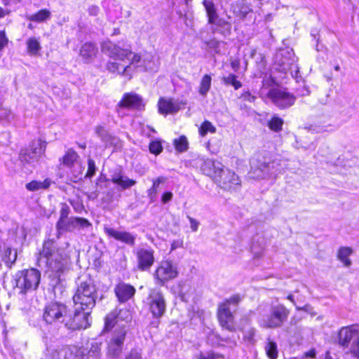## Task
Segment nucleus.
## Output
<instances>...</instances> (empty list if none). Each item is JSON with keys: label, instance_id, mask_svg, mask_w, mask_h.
Returning <instances> with one entry per match:
<instances>
[{"label": "nucleus", "instance_id": "obj_50", "mask_svg": "<svg viewBox=\"0 0 359 359\" xmlns=\"http://www.w3.org/2000/svg\"><path fill=\"white\" fill-rule=\"evenodd\" d=\"M25 294H23L22 297V295L20 294V291L19 292V297L17 306L18 309L22 311H28L30 308V301L27 299Z\"/></svg>", "mask_w": 359, "mask_h": 359}, {"label": "nucleus", "instance_id": "obj_59", "mask_svg": "<svg viewBox=\"0 0 359 359\" xmlns=\"http://www.w3.org/2000/svg\"><path fill=\"white\" fill-rule=\"evenodd\" d=\"M62 353V347L53 350L50 353V359H64Z\"/></svg>", "mask_w": 359, "mask_h": 359}, {"label": "nucleus", "instance_id": "obj_61", "mask_svg": "<svg viewBox=\"0 0 359 359\" xmlns=\"http://www.w3.org/2000/svg\"><path fill=\"white\" fill-rule=\"evenodd\" d=\"M230 65L234 72H238L240 68V60L237 58L230 60Z\"/></svg>", "mask_w": 359, "mask_h": 359}, {"label": "nucleus", "instance_id": "obj_26", "mask_svg": "<svg viewBox=\"0 0 359 359\" xmlns=\"http://www.w3.org/2000/svg\"><path fill=\"white\" fill-rule=\"evenodd\" d=\"M180 109V104L177 101L165 98H161L158 101V111L161 114H175Z\"/></svg>", "mask_w": 359, "mask_h": 359}, {"label": "nucleus", "instance_id": "obj_22", "mask_svg": "<svg viewBox=\"0 0 359 359\" xmlns=\"http://www.w3.org/2000/svg\"><path fill=\"white\" fill-rule=\"evenodd\" d=\"M144 106L142 97L134 93H126L118 103L119 107L130 109L142 110Z\"/></svg>", "mask_w": 359, "mask_h": 359}, {"label": "nucleus", "instance_id": "obj_31", "mask_svg": "<svg viewBox=\"0 0 359 359\" xmlns=\"http://www.w3.org/2000/svg\"><path fill=\"white\" fill-rule=\"evenodd\" d=\"M64 359H81L83 351L76 346H65L62 347Z\"/></svg>", "mask_w": 359, "mask_h": 359}, {"label": "nucleus", "instance_id": "obj_7", "mask_svg": "<svg viewBox=\"0 0 359 359\" xmlns=\"http://www.w3.org/2000/svg\"><path fill=\"white\" fill-rule=\"evenodd\" d=\"M41 273L35 269L20 271L16 274V287L20 290V294H26L35 290L40 283Z\"/></svg>", "mask_w": 359, "mask_h": 359}, {"label": "nucleus", "instance_id": "obj_53", "mask_svg": "<svg viewBox=\"0 0 359 359\" xmlns=\"http://www.w3.org/2000/svg\"><path fill=\"white\" fill-rule=\"evenodd\" d=\"M96 170H97V168L95 166V161L93 159L89 158L88 160V170L85 175V177H86V178L92 177L95 174Z\"/></svg>", "mask_w": 359, "mask_h": 359}, {"label": "nucleus", "instance_id": "obj_45", "mask_svg": "<svg viewBox=\"0 0 359 359\" xmlns=\"http://www.w3.org/2000/svg\"><path fill=\"white\" fill-rule=\"evenodd\" d=\"M165 181V178L163 177H158L157 179L153 181L152 187L148 191V196L153 201L157 194V189L161 183H163Z\"/></svg>", "mask_w": 359, "mask_h": 359}, {"label": "nucleus", "instance_id": "obj_33", "mask_svg": "<svg viewBox=\"0 0 359 359\" xmlns=\"http://www.w3.org/2000/svg\"><path fill=\"white\" fill-rule=\"evenodd\" d=\"M79 157V155L74 150L69 149L65 155L60 159V161L65 166L70 168L75 163H77Z\"/></svg>", "mask_w": 359, "mask_h": 359}, {"label": "nucleus", "instance_id": "obj_3", "mask_svg": "<svg viewBox=\"0 0 359 359\" xmlns=\"http://www.w3.org/2000/svg\"><path fill=\"white\" fill-rule=\"evenodd\" d=\"M96 299V287L90 279L81 282L73 297L75 306L88 311H91L95 306Z\"/></svg>", "mask_w": 359, "mask_h": 359}, {"label": "nucleus", "instance_id": "obj_49", "mask_svg": "<svg viewBox=\"0 0 359 359\" xmlns=\"http://www.w3.org/2000/svg\"><path fill=\"white\" fill-rule=\"evenodd\" d=\"M107 69L111 72H118L123 75H127L128 72L130 69V65L123 67V71L121 72L118 69V64L117 62H108L107 65Z\"/></svg>", "mask_w": 359, "mask_h": 359}, {"label": "nucleus", "instance_id": "obj_11", "mask_svg": "<svg viewBox=\"0 0 359 359\" xmlns=\"http://www.w3.org/2000/svg\"><path fill=\"white\" fill-rule=\"evenodd\" d=\"M91 226L92 224L86 218L71 217L60 224H56V236L60 238L64 233L82 231Z\"/></svg>", "mask_w": 359, "mask_h": 359}, {"label": "nucleus", "instance_id": "obj_17", "mask_svg": "<svg viewBox=\"0 0 359 359\" xmlns=\"http://www.w3.org/2000/svg\"><path fill=\"white\" fill-rule=\"evenodd\" d=\"M102 51L107 55L115 60L123 61L129 59L133 52L128 49H123L111 41L104 42L102 45Z\"/></svg>", "mask_w": 359, "mask_h": 359}, {"label": "nucleus", "instance_id": "obj_54", "mask_svg": "<svg viewBox=\"0 0 359 359\" xmlns=\"http://www.w3.org/2000/svg\"><path fill=\"white\" fill-rule=\"evenodd\" d=\"M305 130H306L307 133H310L311 134L320 133L325 130L324 126L316 124H313L309 126V127L305 128Z\"/></svg>", "mask_w": 359, "mask_h": 359}, {"label": "nucleus", "instance_id": "obj_52", "mask_svg": "<svg viewBox=\"0 0 359 359\" xmlns=\"http://www.w3.org/2000/svg\"><path fill=\"white\" fill-rule=\"evenodd\" d=\"M149 151L151 154H154L155 155L159 154L162 151V150H163V147H162L161 143L159 141H153V142H151L149 144Z\"/></svg>", "mask_w": 359, "mask_h": 359}, {"label": "nucleus", "instance_id": "obj_64", "mask_svg": "<svg viewBox=\"0 0 359 359\" xmlns=\"http://www.w3.org/2000/svg\"><path fill=\"white\" fill-rule=\"evenodd\" d=\"M126 359H142L140 354L137 351H131Z\"/></svg>", "mask_w": 359, "mask_h": 359}, {"label": "nucleus", "instance_id": "obj_42", "mask_svg": "<svg viewBox=\"0 0 359 359\" xmlns=\"http://www.w3.org/2000/svg\"><path fill=\"white\" fill-rule=\"evenodd\" d=\"M212 78L210 75L205 74L203 76L199 87V93L201 95H206L211 86Z\"/></svg>", "mask_w": 359, "mask_h": 359}, {"label": "nucleus", "instance_id": "obj_28", "mask_svg": "<svg viewBox=\"0 0 359 359\" xmlns=\"http://www.w3.org/2000/svg\"><path fill=\"white\" fill-rule=\"evenodd\" d=\"M97 53V48L96 45L91 42H86L80 49V55L85 62H91Z\"/></svg>", "mask_w": 359, "mask_h": 359}, {"label": "nucleus", "instance_id": "obj_57", "mask_svg": "<svg viewBox=\"0 0 359 359\" xmlns=\"http://www.w3.org/2000/svg\"><path fill=\"white\" fill-rule=\"evenodd\" d=\"M12 116V113L9 109L0 107V119L9 121Z\"/></svg>", "mask_w": 359, "mask_h": 359}, {"label": "nucleus", "instance_id": "obj_44", "mask_svg": "<svg viewBox=\"0 0 359 359\" xmlns=\"http://www.w3.org/2000/svg\"><path fill=\"white\" fill-rule=\"evenodd\" d=\"M27 51L31 55H36L41 48L39 41L36 38H30L27 41Z\"/></svg>", "mask_w": 359, "mask_h": 359}, {"label": "nucleus", "instance_id": "obj_46", "mask_svg": "<svg viewBox=\"0 0 359 359\" xmlns=\"http://www.w3.org/2000/svg\"><path fill=\"white\" fill-rule=\"evenodd\" d=\"M265 351L266 355L270 359H276L278 357L277 345L275 342L269 341L266 346Z\"/></svg>", "mask_w": 359, "mask_h": 359}, {"label": "nucleus", "instance_id": "obj_58", "mask_svg": "<svg viewBox=\"0 0 359 359\" xmlns=\"http://www.w3.org/2000/svg\"><path fill=\"white\" fill-rule=\"evenodd\" d=\"M216 355L212 352L200 353L195 355V359H216Z\"/></svg>", "mask_w": 359, "mask_h": 359}, {"label": "nucleus", "instance_id": "obj_32", "mask_svg": "<svg viewBox=\"0 0 359 359\" xmlns=\"http://www.w3.org/2000/svg\"><path fill=\"white\" fill-rule=\"evenodd\" d=\"M298 147L304 149L314 150L316 148L317 143L315 138L311 137L309 133L302 135L298 140H296Z\"/></svg>", "mask_w": 359, "mask_h": 359}, {"label": "nucleus", "instance_id": "obj_16", "mask_svg": "<svg viewBox=\"0 0 359 359\" xmlns=\"http://www.w3.org/2000/svg\"><path fill=\"white\" fill-rule=\"evenodd\" d=\"M178 274L177 266L169 260L162 261L155 272L158 283L163 285L169 280L177 277Z\"/></svg>", "mask_w": 359, "mask_h": 359}, {"label": "nucleus", "instance_id": "obj_34", "mask_svg": "<svg viewBox=\"0 0 359 359\" xmlns=\"http://www.w3.org/2000/svg\"><path fill=\"white\" fill-rule=\"evenodd\" d=\"M203 5L205 7L207 15L208 18V22H214L215 20H217L218 15L215 5L212 0H203Z\"/></svg>", "mask_w": 359, "mask_h": 359}, {"label": "nucleus", "instance_id": "obj_25", "mask_svg": "<svg viewBox=\"0 0 359 359\" xmlns=\"http://www.w3.org/2000/svg\"><path fill=\"white\" fill-rule=\"evenodd\" d=\"M128 315L127 310L117 309L112 311L104 318V330L109 331L112 329L120 319H123V316Z\"/></svg>", "mask_w": 359, "mask_h": 359}, {"label": "nucleus", "instance_id": "obj_19", "mask_svg": "<svg viewBox=\"0 0 359 359\" xmlns=\"http://www.w3.org/2000/svg\"><path fill=\"white\" fill-rule=\"evenodd\" d=\"M104 231L109 237L113 238L130 246L135 245V236L130 232L118 231L107 226L104 227Z\"/></svg>", "mask_w": 359, "mask_h": 359}, {"label": "nucleus", "instance_id": "obj_1", "mask_svg": "<svg viewBox=\"0 0 359 359\" xmlns=\"http://www.w3.org/2000/svg\"><path fill=\"white\" fill-rule=\"evenodd\" d=\"M38 262L46 264L60 277L69 268V256L64 248H57L53 239H48L39 252Z\"/></svg>", "mask_w": 359, "mask_h": 359}, {"label": "nucleus", "instance_id": "obj_8", "mask_svg": "<svg viewBox=\"0 0 359 359\" xmlns=\"http://www.w3.org/2000/svg\"><path fill=\"white\" fill-rule=\"evenodd\" d=\"M90 311L76 306L73 313L66 314L64 324L69 330L86 329L90 325Z\"/></svg>", "mask_w": 359, "mask_h": 359}, {"label": "nucleus", "instance_id": "obj_56", "mask_svg": "<svg viewBox=\"0 0 359 359\" xmlns=\"http://www.w3.org/2000/svg\"><path fill=\"white\" fill-rule=\"evenodd\" d=\"M255 334V328L250 327L244 332L243 338L245 340H246L250 343H253L255 341V340H254Z\"/></svg>", "mask_w": 359, "mask_h": 359}, {"label": "nucleus", "instance_id": "obj_13", "mask_svg": "<svg viewBox=\"0 0 359 359\" xmlns=\"http://www.w3.org/2000/svg\"><path fill=\"white\" fill-rule=\"evenodd\" d=\"M67 312L66 305L59 302H52L45 307L43 318L48 324L57 322L64 323Z\"/></svg>", "mask_w": 359, "mask_h": 359}, {"label": "nucleus", "instance_id": "obj_4", "mask_svg": "<svg viewBox=\"0 0 359 359\" xmlns=\"http://www.w3.org/2000/svg\"><path fill=\"white\" fill-rule=\"evenodd\" d=\"M46 142L41 139L32 142L29 148L22 149L19 154V159L22 166L27 170L32 171L39 163L41 157L45 154Z\"/></svg>", "mask_w": 359, "mask_h": 359}, {"label": "nucleus", "instance_id": "obj_15", "mask_svg": "<svg viewBox=\"0 0 359 359\" xmlns=\"http://www.w3.org/2000/svg\"><path fill=\"white\" fill-rule=\"evenodd\" d=\"M268 97L280 109L290 107L296 100V97L292 94L276 88L270 90Z\"/></svg>", "mask_w": 359, "mask_h": 359}, {"label": "nucleus", "instance_id": "obj_14", "mask_svg": "<svg viewBox=\"0 0 359 359\" xmlns=\"http://www.w3.org/2000/svg\"><path fill=\"white\" fill-rule=\"evenodd\" d=\"M149 309L155 318L163 316L165 311L166 304L163 294L158 290L151 291L149 297Z\"/></svg>", "mask_w": 359, "mask_h": 359}, {"label": "nucleus", "instance_id": "obj_60", "mask_svg": "<svg viewBox=\"0 0 359 359\" xmlns=\"http://www.w3.org/2000/svg\"><path fill=\"white\" fill-rule=\"evenodd\" d=\"M8 43V39L4 31H0V50H2Z\"/></svg>", "mask_w": 359, "mask_h": 359}, {"label": "nucleus", "instance_id": "obj_38", "mask_svg": "<svg viewBox=\"0 0 359 359\" xmlns=\"http://www.w3.org/2000/svg\"><path fill=\"white\" fill-rule=\"evenodd\" d=\"M102 342L93 340L90 342V346L88 347V358L93 359H98L101 355Z\"/></svg>", "mask_w": 359, "mask_h": 359}, {"label": "nucleus", "instance_id": "obj_21", "mask_svg": "<svg viewBox=\"0 0 359 359\" xmlns=\"http://www.w3.org/2000/svg\"><path fill=\"white\" fill-rule=\"evenodd\" d=\"M224 168V166L222 163L212 159H206L203 161L201 165V170L203 173L212 177L214 181Z\"/></svg>", "mask_w": 359, "mask_h": 359}, {"label": "nucleus", "instance_id": "obj_36", "mask_svg": "<svg viewBox=\"0 0 359 359\" xmlns=\"http://www.w3.org/2000/svg\"><path fill=\"white\" fill-rule=\"evenodd\" d=\"M51 184L49 179H46L43 182L33 180L27 183L25 186L26 189L30 191H36L40 189H48Z\"/></svg>", "mask_w": 359, "mask_h": 359}, {"label": "nucleus", "instance_id": "obj_12", "mask_svg": "<svg viewBox=\"0 0 359 359\" xmlns=\"http://www.w3.org/2000/svg\"><path fill=\"white\" fill-rule=\"evenodd\" d=\"M126 334L127 329L125 325H121L113 332L111 338L107 344V353L110 356L117 358L121 355Z\"/></svg>", "mask_w": 359, "mask_h": 359}, {"label": "nucleus", "instance_id": "obj_27", "mask_svg": "<svg viewBox=\"0 0 359 359\" xmlns=\"http://www.w3.org/2000/svg\"><path fill=\"white\" fill-rule=\"evenodd\" d=\"M96 135L101 139L104 143L106 147L116 146L119 140L110 134L103 126H97L95 129Z\"/></svg>", "mask_w": 359, "mask_h": 359}, {"label": "nucleus", "instance_id": "obj_30", "mask_svg": "<svg viewBox=\"0 0 359 359\" xmlns=\"http://www.w3.org/2000/svg\"><path fill=\"white\" fill-rule=\"evenodd\" d=\"M0 249L2 260L8 267H11L17 259V252L15 251L13 252L11 246L9 245H7L6 244L4 245L3 249H1V246H0Z\"/></svg>", "mask_w": 359, "mask_h": 359}, {"label": "nucleus", "instance_id": "obj_62", "mask_svg": "<svg viewBox=\"0 0 359 359\" xmlns=\"http://www.w3.org/2000/svg\"><path fill=\"white\" fill-rule=\"evenodd\" d=\"M173 194L170 191L165 192L163 194L161 197V201L163 203H167L170 201L172 198Z\"/></svg>", "mask_w": 359, "mask_h": 359}, {"label": "nucleus", "instance_id": "obj_10", "mask_svg": "<svg viewBox=\"0 0 359 359\" xmlns=\"http://www.w3.org/2000/svg\"><path fill=\"white\" fill-rule=\"evenodd\" d=\"M215 182L219 187L229 192L236 191L241 187L239 177L234 172L225 168L220 171Z\"/></svg>", "mask_w": 359, "mask_h": 359}, {"label": "nucleus", "instance_id": "obj_9", "mask_svg": "<svg viewBox=\"0 0 359 359\" xmlns=\"http://www.w3.org/2000/svg\"><path fill=\"white\" fill-rule=\"evenodd\" d=\"M240 299L238 297L234 296L226 300L221 304L217 310V318L220 325L229 331L234 330L233 316L231 305L233 306L235 309Z\"/></svg>", "mask_w": 359, "mask_h": 359}, {"label": "nucleus", "instance_id": "obj_63", "mask_svg": "<svg viewBox=\"0 0 359 359\" xmlns=\"http://www.w3.org/2000/svg\"><path fill=\"white\" fill-rule=\"evenodd\" d=\"M241 97L244 100L248 101L250 102H253L256 99V97L251 95V93L248 91L243 93Z\"/></svg>", "mask_w": 359, "mask_h": 359}, {"label": "nucleus", "instance_id": "obj_39", "mask_svg": "<svg viewBox=\"0 0 359 359\" xmlns=\"http://www.w3.org/2000/svg\"><path fill=\"white\" fill-rule=\"evenodd\" d=\"M233 12L241 18H246L247 15L252 12L250 7L244 4L239 2L232 6Z\"/></svg>", "mask_w": 359, "mask_h": 359}, {"label": "nucleus", "instance_id": "obj_18", "mask_svg": "<svg viewBox=\"0 0 359 359\" xmlns=\"http://www.w3.org/2000/svg\"><path fill=\"white\" fill-rule=\"evenodd\" d=\"M276 62L279 63L282 71L297 69V57L292 51L283 50L276 55Z\"/></svg>", "mask_w": 359, "mask_h": 359}, {"label": "nucleus", "instance_id": "obj_37", "mask_svg": "<svg viewBox=\"0 0 359 359\" xmlns=\"http://www.w3.org/2000/svg\"><path fill=\"white\" fill-rule=\"evenodd\" d=\"M214 22L210 24L215 25L219 29V32L224 36H229L231 32V24L223 19L217 18Z\"/></svg>", "mask_w": 359, "mask_h": 359}, {"label": "nucleus", "instance_id": "obj_29", "mask_svg": "<svg viewBox=\"0 0 359 359\" xmlns=\"http://www.w3.org/2000/svg\"><path fill=\"white\" fill-rule=\"evenodd\" d=\"M26 236L24 228H16L15 230L9 231L7 241L11 246L22 245L25 241Z\"/></svg>", "mask_w": 359, "mask_h": 359}, {"label": "nucleus", "instance_id": "obj_55", "mask_svg": "<svg viewBox=\"0 0 359 359\" xmlns=\"http://www.w3.org/2000/svg\"><path fill=\"white\" fill-rule=\"evenodd\" d=\"M142 66L144 67L146 71L154 70L155 69L154 63L152 60V57H145L142 60Z\"/></svg>", "mask_w": 359, "mask_h": 359}, {"label": "nucleus", "instance_id": "obj_47", "mask_svg": "<svg viewBox=\"0 0 359 359\" xmlns=\"http://www.w3.org/2000/svg\"><path fill=\"white\" fill-rule=\"evenodd\" d=\"M175 149L180 152L185 151L188 149V141L185 136H181L174 141Z\"/></svg>", "mask_w": 359, "mask_h": 359}, {"label": "nucleus", "instance_id": "obj_6", "mask_svg": "<svg viewBox=\"0 0 359 359\" xmlns=\"http://www.w3.org/2000/svg\"><path fill=\"white\" fill-rule=\"evenodd\" d=\"M290 311L283 304L272 305L260 320L261 326L265 328L276 329L283 326L287 321Z\"/></svg>", "mask_w": 359, "mask_h": 359}, {"label": "nucleus", "instance_id": "obj_41", "mask_svg": "<svg viewBox=\"0 0 359 359\" xmlns=\"http://www.w3.org/2000/svg\"><path fill=\"white\" fill-rule=\"evenodd\" d=\"M284 121L283 120L276 115L273 116L270 121H269L267 126L274 132H280L283 129Z\"/></svg>", "mask_w": 359, "mask_h": 359}, {"label": "nucleus", "instance_id": "obj_20", "mask_svg": "<svg viewBox=\"0 0 359 359\" xmlns=\"http://www.w3.org/2000/svg\"><path fill=\"white\" fill-rule=\"evenodd\" d=\"M136 256L137 267L141 271L149 269L154 262V250L151 249H139Z\"/></svg>", "mask_w": 359, "mask_h": 359}, {"label": "nucleus", "instance_id": "obj_24", "mask_svg": "<svg viewBox=\"0 0 359 359\" xmlns=\"http://www.w3.org/2000/svg\"><path fill=\"white\" fill-rule=\"evenodd\" d=\"M115 293L119 302H126L133 297L135 289L130 285L119 283L115 288Z\"/></svg>", "mask_w": 359, "mask_h": 359}, {"label": "nucleus", "instance_id": "obj_51", "mask_svg": "<svg viewBox=\"0 0 359 359\" xmlns=\"http://www.w3.org/2000/svg\"><path fill=\"white\" fill-rule=\"evenodd\" d=\"M208 132L215 133L216 132V128L210 121H205L201 125L199 129V133L201 136H205Z\"/></svg>", "mask_w": 359, "mask_h": 359}, {"label": "nucleus", "instance_id": "obj_35", "mask_svg": "<svg viewBox=\"0 0 359 359\" xmlns=\"http://www.w3.org/2000/svg\"><path fill=\"white\" fill-rule=\"evenodd\" d=\"M353 253V250L348 247H341L337 252V258L345 266L348 267L351 265V261L348 257Z\"/></svg>", "mask_w": 359, "mask_h": 359}, {"label": "nucleus", "instance_id": "obj_2", "mask_svg": "<svg viewBox=\"0 0 359 359\" xmlns=\"http://www.w3.org/2000/svg\"><path fill=\"white\" fill-rule=\"evenodd\" d=\"M283 161L271 159L261 154L254 156L250 160V174L254 178L276 176L283 170Z\"/></svg>", "mask_w": 359, "mask_h": 359}, {"label": "nucleus", "instance_id": "obj_43", "mask_svg": "<svg viewBox=\"0 0 359 359\" xmlns=\"http://www.w3.org/2000/svg\"><path fill=\"white\" fill-rule=\"evenodd\" d=\"M237 76L233 74H229L226 76H223L222 80L224 85L232 86L235 90H238L242 86L241 83L236 79Z\"/></svg>", "mask_w": 359, "mask_h": 359}, {"label": "nucleus", "instance_id": "obj_40", "mask_svg": "<svg viewBox=\"0 0 359 359\" xmlns=\"http://www.w3.org/2000/svg\"><path fill=\"white\" fill-rule=\"evenodd\" d=\"M51 16L50 12L47 9L40 10L35 14L27 17V20L36 22H43Z\"/></svg>", "mask_w": 359, "mask_h": 359}, {"label": "nucleus", "instance_id": "obj_48", "mask_svg": "<svg viewBox=\"0 0 359 359\" xmlns=\"http://www.w3.org/2000/svg\"><path fill=\"white\" fill-rule=\"evenodd\" d=\"M70 213V208L66 203L60 204V217L56 224H60L63 221L67 219Z\"/></svg>", "mask_w": 359, "mask_h": 359}, {"label": "nucleus", "instance_id": "obj_23", "mask_svg": "<svg viewBox=\"0 0 359 359\" xmlns=\"http://www.w3.org/2000/svg\"><path fill=\"white\" fill-rule=\"evenodd\" d=\"M110 180L114 184L121 187L122 189H129L137 183L135 180L123 175L121 168H116L113 171Z\"/></svg>", "mask_w": 359, "mask_h": 359}, {"label": "nucleus", "instance_id": "obj_5", "mask_svg": "<svg viewBox=\"0 0 359 359\" xmlns=\"http://www.w3.org/2000/svg\"><path fill=\"white\" fill-rule=\"evenodd\" d=\"M339 344L359 359V325L342 327L338 334Z\"/></svg>", "mask_w": 359, "mask_h": 359}]
</instances>
